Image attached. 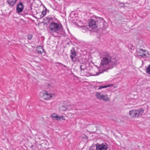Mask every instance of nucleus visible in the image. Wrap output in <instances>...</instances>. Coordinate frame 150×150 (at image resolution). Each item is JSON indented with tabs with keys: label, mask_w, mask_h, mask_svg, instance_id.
<instances>
[{
	"label": "nucleus",
	"mask_w": 150,
	"mask_h": 150,
	"mask_svg": "<svg viewBox=\"0 0 150 150\" xmlns=\"http://www.w3.org/2000/svg\"><path fill=\"white\" fill-rule=\"evenodd\" d=\"M95 96L98 99L100 100H103L106 102L110 100L108 95L106 94L103 95L97 92L96 93Z\"/></svg>",
	"instance_id": "5"
},
{
	"label": "nucleus",
	"mask_w": 150,
	"mask_h": 150,
	"mask_svg": "<svg viewBox=\"0 0 150 150\" xmlns=\"http://www.w3.org/2000/svg\"><path fill=\"white\" fill-rule=\"evenodd\" d=\"M104 69L103 70V71L102 72H97L96 73V75H95L96 76V75H99L101 73H102L103 72H104Z\"/></svg>",
	"instance_id": "22"
},
{
	"label": "nucleus",
	"mask_w": 150,
	"mask_h": 150,
	"mask_svg": "<svg viewBox=\"0 0 150 150\" xmlns=\"http://www.w3.org/2000/svg\"><path fill=\"white\" fill-rule=\"evenodd\" d=\"M18 0H7V2L11 6H14Z\"/></svg>",
	"instance_id": "14"
},
{
	"label": "nucleus",
	"mask_w": 150,
	"mask_h": 150,
	"mask_svg": "<svg viewBox=\"0 0 150 150\" xmlns=\"http://www.w3.org/2000/svg\"><path fill=\"white\" fill-rule=\"evenodd\" d=\"M46 19V21H47V23H46V24H47L48 23H49L52 20L51 18H48L47 17Z\"/></svg>",
	"instance_id": "18"
},
{
	"label": "nucleus",
	"mask_w": 150,
	"mask_h": 150,
	"mask_svg": "<svg viewBox=\"0 0 150 150\" xmlns=\"http://www.w3.org/2000/svg\"><path fill=\"white\" fill-rule=\"evenodd\" d=\"M37 51L39 54H42L44 52V50L42 46L38 47L37 48Z\"/></svg>",
	"instance_id": "13"
},
{
	"label": "nucleus",
	"mask_w": 150,
	"mask_h": 150,
	"mask_svg": "<svg viewBox=\"0 0 150 150\" xmlns=\"http://www.w3.org/2000/svg\"><path fill=\"white\" fill-rule=\"evenodd\" d=\"M33 37V36L30 34H29L28 35V40L31 39Z\"/></svg>",
	"instance_id": "21"
},
{
	"label": "nucleus",
	"mask_w": 150,
	"mask_h": 150,
	"mask_svg": "<svg viewBox=\"0 0 150 150\" xmlns=\"http://www.w3.org/2000/svg\"><path fill=\"white\" fill-rule=\"evenodd\" d=\"M57 116V115L56 114L54 113V114H52L51 115V117H52L53 118H54V119H56Z\"/></svg>",
	"instance_id": "19"
},
{
	"label": "nucleus",
	"mask_w": 150,
	"mask_h": 150,
	"mask_svg": "<svg viewBox=\"0 0 150 150\" xmlns=\"http://www.w3.org/2000/svg\"><path fill=\"white\" fill-rule=\"evenodd\" d=\"M146 72L147 73L150 75V64H149L146 68Z\"/></svg>",
	"instance_id": "16"
},
{
	"label": "nucleus",
	"mask_w": 150,
	"mask_h": 150,
	"mask_svg": "<svg viewBox=\"0 0 150 150\" xmlns=\"http://www.w3.org/2000/svg\"><path fill=\"white\" fill-rule=\"evenodd\" d=\"M144 111V110L140 108L138 110H133L129 111V114L130 116L132 117H136L141 116Z\"/></svg>",
	"instance_id": "4"
},
{
	"label": "nucleus",
	"mask_w": 150,
	"mask_h": 150,
	"mask_svg": "<svg viewBox=\"0 0 150 150\" xmlns=\"http://www.w3.org/2000/svg\"><path fill=\"white\" fill-rule=\"evenodd\" d=\"M72 107L71 105H63L60 108V109L62 111H65L67 110H69L72 109Z\"/></svg>",
	"instance_id": "12"
},
{
	"label": "nucleus",
	"mask_w": 150,
	"mask_h": 150,
	"mask_svg": "<svg viewBox=\"0 0 150 150\" xmlns=\"http://www.w3.org/2000/svg\"><path fill=\"white\" fill-rule=\"evenodd\" d=\"M77 55V54L74 48L73 47L70 50V57L72 61L75 62L77 60L75 58Z\"/></svg>",
	"instance_id": "9"
},
{
	"label": "nucleus",
	"mask_w": 150,
	"mask_h": 150,
	"mask_svg": "<svg viewBox=\"0 0 150 150\" xmlns=\"http://www.w3.org/2000/svg\"><path fill=\"white\" fill-rule=\"evenodd\" d=\"M56 119L58 120H60V116H57Z\"/></svg>",
	"instance_id": "24"
},
{
	"label": "nucleus",
	"mask_w": 150,
	"mask_h": 150,
	"mask_svg": "<svg viewBox=\"0 0 150 150\" xmlns=\"http://www.w3.org/2000/svg\"><path fill=\"white\" fill-rule=\"evenodd\" d=\"M96 150H107L108 146L106 143H103L100 144H97L96 145Z\"/></svg>",
	"instance_id": "7"
},
{
	"label": "nucleus",
	"mask_w": 150,
	"mask_h": 150,
	"mask_svg": "<svg viewBox=\"0 0 150 150\" xmlns=\"http://www.w3.org/2000/svg\"><path fill=\"white\" fill-rule=\"evenodd\" d=\"M119 5L120 7H123L125 6L124 4L122 3H119Z\"/></svg>",
	"instance_id": "20"
},
{
	"label": "nucleus",
	"mask_w": 150,
	"mask_h": 150,
	"mask_svg": "<svg viewBox=\"0 0 150 150\" xmlns=\"http://www.w3.org/2000/svg\"><path fill=\"white\" fill-rule=\"evenodd\" d=\"M48 31L51 35L57 37L64 35V31L61 24L52 21L49 24Z\"/></svg>",
	"instance_id": "2"
},
{
	"label": "nucleus",
	"mask_w": 150,
	"mask_h": 150,
	"mask_svg": "<svg viewBox=\"0 0 150 150\" xmlns=\"http://www.w3.org/2000/svg\"><path fill=\"white\" fill-rule=\"evenodd\" d=\"M96 25L97 30L101 29L105 30L108 27V24L104 21V19L100 17L96 18Z\"/></svg>",
	"instance_id": "3"
},
{
	"label": "nucleus",
	"mask_w": 150,
	"mask_h": 150,
	"mask_svg": "<svg viewBox=\"0 0 150 150\" xmlns=\"http://www.w3.org/2000/svg\"><path fill=\"white\" fill-rule=\"evenodd\" d=\"M40 95V96L42 97L45 100H48L52 97V95L51 94L48 93L46 91L41 92Z\"/></svg>",
	"instance_id": "10"
},
{
	"label": "nucleus",
	"mask_w": 150,
	"mask_h": 150,
	"mask_svg": "<svg viewBox=\"0 0 150 150\" xmlns=\"http://www.w3.org/2000/svg\"><path fill=\"white\" fill-rule=\"evenodd\" d=\"M110 85H108L105 86H100L98 88V89H100L102 88H106L108 87H109L110 86Z\"/></svg>",
	"instance_id": "17"
},
{
	"label": "nucleus",
	"mask_w": 150,
	"mask_h": 150,
	"mask_svg": "<svg viewBox=\"0 0 150 150\" xmlns=\"http://www.w3.org/2000/svg\"><path fill=\"white\" fill-rule=\"evenodd\" d=\"M24 6L22 2H19L17 4L16 7V11L18 13H21L23 10Z\"/></svg>",
	"instance_id": "11"
},
{
	"label": "nucleus",
	"mask_w": 150,
	"mask_h": 150,
	"mask_svg": "<svg viewBox=\"0 0 150 150\" xmlns=\"http://www.w3.org/2000/svg\"><path fill=\"white\" fill-rule=\"evenodd\" d=\"M137 54L138 55L142 57H148L149 56L148 52L146 50L142 49H140L139 51H137Z\"/></svg>",
	"instance_id": "6"
},
{
	"label": "nucleus",
	"mask_w": 150,
	"mask_h": 150,
	"mask_svg": "<svg viewBox=\"0 0 150 150\" xmlns=\"http://www.w3.org/2000/svg\"><path fill=\"white\" fill-rule=\"evenodd\" d=\"M80 69H81V70L80 71H84V69H83L82 68V66L81 65L80 66Z\"/></svg>",
	"instance_id": "25"
},
{
	"label": "nucleus",
	"mask_w": 150,
	"mask_h": 150,
	"mask_svg": "<svg viewBox=\"0 0 150 150\" xmlns=\"http://www.w3.org/2000/svg\"><path fill=\"white\" fill-rule=\"evenodd\" d=\"M89 26L92 29H97L96 18L95 19H91L89 23Z\"/></svg>",
	"instance_id": "8"
},
{
	"label": "nucleus",
	"mask_w": 150,
	"mask_h": 150,
	"mask_svg": "<svg viewBox=\"0 0 150 150\" xmlns=\"http://www.w3.org/2000/svg\"><path fill=\"white\" fill-rule=\"evenodd\" d=\"M45 10H43L42 11V12H41L42 14L41 15V17H43L46 15V12H47V11H46L47 8H45Z\"/></svg>",
	"instance_id": "15"
},
{
	"label": "nucleus",
	"mask_w": 150,
	"mask_h": 150,
	"mask_svg": "<svg viewBox=\"0 0 150 150\" xmlns=\"http://www.w3.org/2000/svg\"><path fill=\"white\" fill-rule=\"evenodd\" d=\"M65 117L64 116H60V120H65Z\"/></svg>",
	"instance_id": "23"
},
{
	"label": "nucleus",
	"mask_w": 150,
	"mask_h": 150,
	"mask_svg": "<svg viewBox=\"0 0 150 150\" xmlns=\"http://www.w3.org/2000/svg\"><path fill=\"white\" fill-rule=\"evenodd\" d=\"M101 57L100 67L105 68L104 69V71L112 69L116 66L117 61L112 59L110 54L105 52L103 53Z\"/></svg>",
	"instance_id": "1"
}]
</instances>
